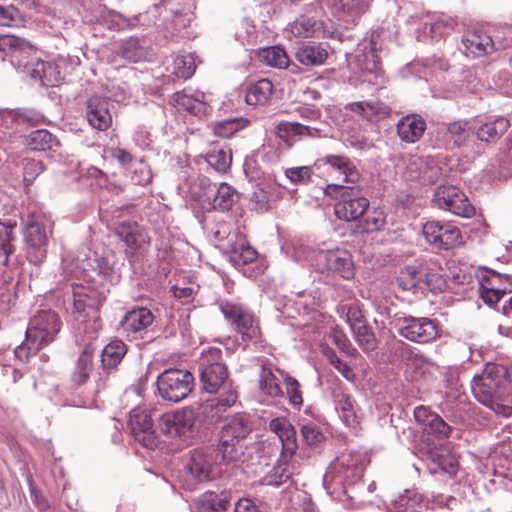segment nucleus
Returning a JSON list of instances; mask_svg holds the SVG:
<instances>
[{"mask_svg": "<svg viewBox=\"0 0 512 512\" xmlns=\"http://www.w3.org/2000/svg\"><path fill=\"white\" fill-rule=\"evenodd\" d=\"M199 371L200 381L206 392L212 394L217 393L221 388L224 390L221 394L206 400L200 406L201 413L212 423L217 421L227 409L235 404L237 393L230 385H227L228 370L224 363L206 364V368Z\"/></svg>", "mask_w": 512, "mask_h": 512, "instance_id": "1", "label": "nucleus"}, {"mask_svg": "<svg viewBox=\"0 0 512 512\" xmlns=\"http://www.w3.org/2000/svg\"><path fill=\"white\" fill-rule=\"evenodd\" d=\"M61 329V320L51 310H42L31 318L25 332V342L14 349L15 356L28 361L31 355H36L40 349L52 343Z\"/></svg>", "mask_w": 512, "mask_h": 512, "instance_id": "2", "label": "nucleus"}, {"mask_svg": "<svg viewBox=\"0 0 512 512\" xmlns=\"http://www.w3.org/2000/svg\"><path fill=\"white\" fill-rule=\"evenodd\" d=\"M368 463L369 457L366 452L357 450L343 452L324 475V485L327 489L333 486L334 490L339 487L348 498L353 499L354 496L349 494L348 489L360 482Z\"/></svg>", "mask_w": 512, "mask_h": 512, "instance_id": "3", "label": "nucleus"}, {"mask_svg": "<svg viewBox=\"0 0 512 512\" xmlns=\"http://www.w3.org/2000/svg\"><path fill=\"white\" fill-rule=\"evenodd\" d=\"M324 194L336 200L334 213L340 220L346 222L359 221L369 209L370 202L358 186L332 183L326 185Z\"/></svg>", "mask_w": 512, "mask_h": 512, "instance_id": "4", "label": "nucleus"}, {"mask_svg": "<svg viewBox=\"0 0 512 512\" xmlns=\"http://www.w3.org/2000/svg\"><path fill=\"white\" fill-rule=\"evenodd\" d=\"M24 252L28 262L41 266L46 260L52 228L41 215L30 214L22 231Z\"/></svg>", "mask_w": 512, "mask_h": 512, "instance_id": "5", "label": "nucleus"}, {"mask_svg": "<svg viewBox=\"0 0 512 512\" xmlns=\"http://www.w3.org/2000/svg\"><path fill=\"white\" fill-rule=\"evenodd\" d=\"M251 424L246 414L227 417L220 432L218 451L224 461H236L243 454L242 442L251 432Z\"/></svg>", "mask_w": 512, "mask_h": 512, "instance_id": "6", "label": "nucleus"}, {"mask_svg": "<svg viewBox=\"0 0 512 512\" xmlns=\"http://www.w3.org/2000/svg\"><path fill=\"white\" fill-rule=\"evenodd\" d=\"M190 189L194 195L206 198L202 204L206 211H228L239 200V194L232 186L225 182L211 184L205 176H198Z\"/></svg>", "mask_w": 512, "mask_h": 512, "instance_id": "7", "label": "nucleus"}, {"mask_svg": "<svg viewBox=\"0 0 512 512\" xmlns=\"http://www.w3.org/2000/svg\"><path fill=\"white\" fill-rule=\"evenodd\" d=\"M0 50L9 55L12 61L23 66L33 79L43 80L46 77V62L38 59L28 58L34 53V47L25 39L14 35L0 36Z\"/></svg>", "mask_w": 512, "mask_h": 512, "instance_id": "8", "label": "nucleus"}, {"mask_svg": "<svg viewBox=\"0 0 512 512\" xmlns=\"http://www.w3.org/2000/svg\"><path fill=\"white\" fill-rule=\"evenodd\" d=\"M219 309L224 318L231 323L234 330L241 335L243 342L257 344L261 339V331L253 313L241 304L222 301Z\"/></svg>", "mask_w": 512, "mask_h": 512, "instance_id": "9", "label": "nucleus"}, {"mask_svg": "<svg viewBox=\"0 0 512 512\" xmlns=\"http://www.w3.org/2000/svg\"><path fill=\"white\" fill-rule=\"evenodd\" d=\"M194 377L187 370L167 369L157 378V390L166 401L180 402L185 399L193 389Z\"/></svg>", "mask_w": 512, "mask_h": 512, "instance_id": "10", "label": "nucleus"}, {"mask_svg": "<svg viewBox=\"0 0 512 512\" xmlns=\"http://www.w3.org/2000/svg\"><path fill=\"white\" fill-rule=\"evenodd\" d=\"M397 325L399 334L412 342L430 343L439 337L438 322L428 317H401Z\"/></svg>", "mask_w": 512, "mask_h": 512, "instance_id": "11", "label": "nucleus"}, {"mask_svg": "<svg viewBox=\"0 0 512 512\" xmlns=\"http://www.w3.org/2000/svg\"><path fill=\"white\" fill-rule=\"evenodd\" d=\"M373 0H321L323 7L346 28L357 25L361 16L365 14Z\"/></svg>", "mask_w": 512, "mask_h": 512, "instance_id": "12", "label": "nucleus"}, {"mask_svg": "<svg viewBox=\"0 0 512 512\" xmlns=\"http://www.w3.org/2000/svg\"><path fill=\"white\" fill-rule=\"evenodd\" d=\"M433 201L438 208L456 216L469 218L475 214V208L465 193L455 186H439Z\"/></svg>", "mask_w": 512, "mask_h": 512, "instance_id": "13", "label": "nucleus"}, {"mask_svg": "<svg viewBox=\"0 0 512 512\" xmlns=\"http://www.w3.org/2000/svg\"><path fill=\"white\" fill-rule=\"evenodd\" d=\"M422 232L426 241L438 249L448 250L462 243L460 229L451 223L427 221Z\"/></svg>", "mask_w": 512, "mask_h": 512, "instance_id": "14", "label": "nucleus"}, {"mask_svg": "<svg viewBox=\"0 0 512 512\" xmlns=\"http://www.w3.org/2000/svg\"><path fill=\"white\" fill-rule=\"evenodd\" d=\"M216 459L214 449H196L191 452L186 467L198 482L209 481L216 478L221 471Z\"/></svg>", "mask_w": 512, "mask_h": 512, "instance_id": "15", "label": "nucleus"}, {"mask_svg": "<svg viewBox=\"0 0 512 512\" xmlns=\"http://www.w3.org/2000/svg\"><path fill=\"white\" fill-rule=\"evenodd\" d=\"M128 427L135 440L148 449H154L158 440L153 429L151 413L142 407L134 408L130 412Z\"/></svg>", "mask_w": 512, "mask_h": 512, "instance_id": "16", "label": "nucleus"}, {"mask_svg": "<svg viewBox=\"0 0 512 512\" xmlns=\"http://www.w3.org/2000/svg\"><path fill=\"white\" fill-rule=\"evenodd\" d=\"M115 235L126 245V254L134 255L150 245V238L145 229L136 221L124 220L115 224Z\"/></svg>", "mask_w": 512, "mask_h": 512, "instance_id": "17", "label": "nucleus"}, {"mask_svg": "<svg viewBox=\"0 0 512 512\" xmlns=\"http://www.w3.org/2000/svg\"><path fill=\"white\" fill-rule=\"evenodd\" d=\"M317 261L329 272L349 280L354 277L355 268L351 254L343 249L320 251L317 254Z\"/></svg>", "mask_w": 512, "mask_h": 512, "instance_id": "18", "label": "nucleus"}, {"mask_svg": "<svg viewBox=\"0 0 512 512\" xmlns=\"http://www.w3.org/2000/svg\"><path fill=\"white\" fill-rule=\"evenodd\" d=\"M108 98L92 96L86 102V119L89 125L98 131H106L112 125Z\"/></svg>", "mask_w": 512, "mask_h": 512, "instance_id": "19", "label": "nucleus"}, {"mask_svg": "<svg viewBox=\"0 0 512 512\" xmlns=\"http://www.w3.org/2000/svg\"><path fill=\"white\" fill-rule=\"evenodd\" d=\"M462 44L468 57H481L494 51L491 36L480 29L468 30L462 37Z\"/></svg>", "mask_w": 512, "mask_h": 512, "instance_id": "20", "label": "nucleus"}, {"mask_svg": "<svg viewBox=\"0 0 512 512\" xmlns=\"http://www.w3.org/2000/svg\"><path fill=\"white\" fill-rule=\"evenodd\" d=\"M269 427L282 443V459H291L298 449L296 431L292 424L287 418L278 417L270 421Z\"/></svg>", "mask_w": 512, "mask_h": 512, "instance_id": "21", "label": "nucleus"}, {"mask_svg": "<svg viewBox=\"0 0 512 512\" xmlns=\"http://www.w3.org/2000/svg\"><path fill=\"white\" fill-rule=\"evenodd\" d=\"M192 426L191 412L165 413L159 418V429L170 437L185 436Z\"/></svg>", "mask_w": 512, "mask_h": 512, "instance_id": "22", "label": "nucleus"}, {"mask_svg": "<svg viewBox=\"0 0 512 512\" xmlns=\"http://www.w3.org/2000/svg\"><path fill=\"white\" fill-rule=\"evenodd\" d=\"M317 168L324 165H329L332 169L338 171L344 176V182L347 184L355 185L359 182L361 175L353 162L344 155L328 154L319 158L315 164Z\"/></svg>", "mask_w": 512, "mask_h": 512, "instance_id": "23", "label": "nucleus"}, {"mask_svg": "<svg viewBox=\"0 0 512 512\" xmlns=\"http://www.w3.org/2000/svg\"><path fill=\"white\" fill-rule=\"evenodd\" d=\"M96 347L92 343H86L80 351L71 374V381L76 386L84 385L94 369V357Z\"/></svg>", "mask_w": 512, "mask_h": 512, "instance_id": "24", "label": "nucleus"}, {"mask_svg": "<svg viewBox=\"0 0 512 512\" xmlns=\"http://www.w3.org/2000/svg\"><path fill=\"white\" fill-rule=\"evenodd\" d=\"M335 408L339 417L348 427L357 428L360 424V409L356 401L342 391L334 392Z\"/></svg>", "mask_w": 512, "mask_h": 512, "instance_id": "25", "label": "nucleus"}, {"mask_svg": "<svg viewBox=\"0 0 512 512\" xmlns=\"http://www.w3.org/2000/svg\"><path fill=\"white\" fill-rule=\"evenodd\" d=\"M154 321V315L146 307H137L128 311L122 318L120 325L129 334L145 331Z\"/></svg>", "mask_w": 512, "mask_h": 512, "instance_id": "26", "label": "nucleus"}, {"mask_svg": "<svg viewBox=\"0 0 512 512\" xmlns=\"http://www.w3.org/2000/svg\"><path fill=\"white\" fill-rule=\"evenodd\" d=\"M231 503V492L207 491L197 500L196 512H227Z\"/></svg>", "mask_w": 512, "mask_h": 512, "instance_id": "27", "label": "nucleus"}, {"mask_svg": "<svg viewBox=\"0 0 512 512\" xmlns=\"http://www.w3.org/2000/svg\"><path fill=\"white\" fill-rule=\"evenodd\" d=\"M408 178L410 180H420L424 183H435L440 175L441 169L434 161H428L424 158L411 160L407 166Z\"/></svg>", "mask_w": 512, "mask_h": 512, "instance_id": "28", "label": "nucleus"}, {"mask_svg": "<svg viewBox=\"0 0 512 512\" xmlns=\"http://www.w3.org/2000/svg\"><path fill=\"white\" fill-rule=\"evenodd\" d=\"M396 128L397 134L402 141L414 143L423 136L426 123L421 116L411 114L402 117L398 121Z\"/></svg>", "mask_w": 512, "mask_h": 512, "instance_id": "29", "label": "nucleus"}, {"mask_svg": "<svg viewBox=\"0 0 512 512\" xmlns=\"http://www.w3.org/2000/svg\"><path fill=\"white\" fill-rule=\"evenodd\" d=\"M327 45L322 43H306L299 46L295 51L296 60L304 66L323 65L328 58Z\"/></svg>", "mask_w": 512, "mask_h": 512, "instance_id": "30", "label": "nucleus"}, {"mask_svg": "<svg viewBox=\"0 0 512 512\" xmlns=\"http://www.w3.org/2000/svg\"><path fill=\"white\" fill-rule=\"evenodd\" d=\"M204 98L205 95L203 92L195 91L194 93H190L188 90L184 89L172 95L171 103L176 107L188 111L192 115L200 116L206 111Z\"/></svg>", "mask_w": 512, "mask_h": 512, "instance_id": "31", "label": "nucleus"}, {"mask_svg": "<svg viewBox=\"0 0 512 512\" xmlns=\"http://www.w3.org/2000/svg\"><path fill=\"white\" fill-rule=\"evenodd\" d=\"M26 145L32 151L56 152L60 147L58 138L46 129H37L32 131L26 137Z\"/></svg>", "mask_w": 512, "mask_h": 512, "instance_id": "32", "label": "nucleus"}, {"mask_svg": "<svg viewBox=\"0 0 512 512\" xmlns=\"http://www.w3.org/2000/svg\"><path fill=\"white\" fill-rule=\"evenodd\" d=\"M349 106L351 111L361 115L370 122H377L390 113V107L378 100L354 102Z\"/></svg>", "mask_w": 512, "mask_h": 512, "instance_id": "33", "label": "nucleus"}, {"mask_svg": "<svg viewBox=\"0 0 512 512\" xmlns=\"http://www.w3.org/2000/svg\"><path fill=\"white\" fill-rule=\"evenodd\" d=\"M500 386L492 382L488 378L484 379L480 375H475L472 381V392L481 404L488 406L493 405L499 393Z\"/></svg>", "mask_w": 512, "mask_h": 512, "instance_id": "34", "label": "nucleus"}, {"mask_svg": "<svg viewBox=\"0 0 512 512\" xmlns=\"http://www.w3.org/2000/svg\"><path fill=\"white\" fill-rule=\"evenodd\" d=\"M473 134L474 128L468 120L454 121L445 126L444 136L455 147L466 145Z\"/></svg>", "mask_w": 512, "mask_h": 512, "instance_id": "35", "label": "nucleus"}, {"mask_svg": "<svg viewBox=\"0 0 512 512\" xmlns=\"http://www.w3.org/2000/svg\"><path fill=\"white\" fill-rule=\"evenodd\" d=\"M206 162L217 172L225 173L232 163L231 149L219 143H213L205 156Z\"/></svg>", "mask_w": 512, "mask_h": 512, "instance_id": "36", "label": "nucleus"}, {"mask_svg": "<svg viewBox=\"0 0 512 512\" xmlns=\"http://www.w3.org/2000/svg\"><path fill=\"white\" fill-rule=\"evenodd\" d=\"M274 91V86L269 79H260L249 85L245 100L248 105H265L267 104Z\"/></svg>", "mask_w": 512, "mask_h": 512, "instance_id": "37", "label": "nucleus"}, {"mask_svg": "<svg viewBox=\"0 0 512 512\" xmlns=\"http://www.w3.org/2000/svg\"><path fill=\"white\" fill-rule=\"evenodd\" d=\"M291 32L297 37L324 36L326 30L322 21L313 17L301 16L291 24Z\"/></svg>", "mask_w": 512, "mask_h": 512, "instance_id": "38", "label": "nucleus"}, {"mask_svg": "<svg viewBox=\"0 0 512 512\" xmlns=\"http://www.w3.org/2000/svg\"><path fill=\"white\" fill-rule=\"evenodd\" d=\"M127 353L126 344L118 339L110 341L101 352V364L104 370L115 369Z\"/></svg>", "mask_w": 512, "mask_h": 512, "instance_id": "39", "label": "nucleus"}, {"mask_svg": "<svg viewBox=\"0 0 512 512\" xmlns=\"http://www.w3.org/2000/svg\"><path fill=\"white\" fill-rule=\"evenodd\" d=\"M257 257V252L241 236L230 246V261L237 267L247 265L253 262Z\"/></svg>", "mask_w": 512, "mask_h": 512, "instance_id": "40", "label": "nucleus"}, {"mask_svg": "<svg viewBox=\"0 0 512 512\" xmlns=\"http://www.w3.org/2000/svg\"><path fill=\"white\" fill-rule=\"evenodd\" d=\"M510 127V122L505 117H498L494 121L486 122L481 125L477 131V137L480 141L494 142L499 139L503 133Z\"/></svg>", "mask_w": 512, "mask_h": 512, "instance_id": "41", "label": "nucleus"}, {"mask_svg": "<svg viewBox=\"0 0 512 512\" xmlns=\"http://www.w3.org/2000/svg\"><path fill=\"white\" fill-rule=\"evenodd\" d=\"M81 268L88 276L92 277L90 272L101 275L104 278H111L113 274V266L109 263L108 259L98 254L97 252L91 253L85 260H82Z\"/></svg>", "mask_w": 512, "mask_h": 512, "instance_id": "42", "label": "nucleus"}, {"mask_svg": "<svg viewBox=\"0 0 512 512\" xmlns=\"http://www.w3.org/2000/svg\"><path fill=\"white\" fill-rule=\"evenodd\" d=\"M397 512H422L427 509L425 501L419 493L411 490H405L394 503Z\"/></svg>", "mask_w": 512, "mask_h": 512, "instance_id": "43", "label": "nucleus"}, {"mask_svg": "<svg viewBox=\"0 0 512 512\" xmlns=\"http://www.w3.org/2000/svg\"><path fill=\"white\" fill-rule=\"evenodd\" d=\"M418 273L420 277L421 293L426 291L441 290L444 285V279L439 273L434 271L426 261L418 263Z\"/></svg>", "mask_w": 512, "mask_h": 512, "instance_id": "44", "label": "nucleus"}, {"mask_svg": "<svg viewBox=\"0 0 512 512\" xmlns=\"http://www.w3.org/2000/svg\"><path fill=\"white\" fill-rule=\"evenodd\" d=\"M259 389L262 393L270 397H282L283 391L279 380L272 371V368L266 365L261 366L259 373Z\"/></svg>", "mask_w": 512, "mask_h": 512, "instance_id": "45", "label": "nucleus"}, {"mask_svg": "<svg viewBox=\"0 0 512 512\" xmlns=\"http://www.w3.org/2000/svg\"><path fill=\"white\" fill-rule=\"evenodd\" d=\"M259 60L267 66L283 69L289 64L286 51L280 46H271L258 52Z\"/></svg>", "mask_w": 512, "mask_h": 512, "instance_id": "46", "label": "nucleus"}, {"mask_svg": "<svg viewBox=\"0 0 512 512\" xmlns=\"http://www.w3.org/2000/svg\"><path fill=\"white\" fill-rule=\"evenodd\" d=\"M117 54L131 62H139L146 56L143 41L137 37H130L119 45Z\"/></svg>", "mask_w": 512, "mask_h": 512, "instance_id": "47", "label": "nucleus"}, {"mask_svg": "<svg viewBox=\"0 0 512 512\" xmlns=\"http://www.w3.org/2000/svg\"><path fill=\"white\" fill-rule=\"evenodd\" d=\"M421 280L418 273V263L406 266L401 270L397 283L404 291H412L413 293L421 292Z\"/></svg>", "mask_w": 512, "mask_h": 512, "instance_id": "48", "label": "nucleus"}, {"mask_svg": "<svg viewBox=\"0 0 512 512\" xmlns=\"http://www.w3.org/2000/svg\"><path fill=\"white\" fill-rule=\"evenodd\" d=\"M104 21L109 29L122 31L135 27L139 22V16L125 17L119 12L109 11Z\"/></svg>", "mask_w": 512, "mask_h": 512, "instance_id": "49", "label": "nucleus"}, {"mask_svg": "<svg viewBox=\"0 0 512 512\" xmlns=\"http://www.w3.org/2000/svg\"><path fill=\"white\" fill-rule=\"evenodd\" d=\"M422 428L425 432L432 434L435 438L440 440L448 438L452 431L451 426H449L442 417L435 412L422 426Z\"/></svg>", "mask_w": 512, "mask_h": 512, "instance_id": "50", "label": "nucleus"}, {"mask_svg": "<svg viewBox=\"0 0 512 512\" xmlns=\"http://www.w3.org/2000/svg\"><path fill=\"white\" fill-rule=\"evenodd\" d=\"M367 215L362 221L361 230L365 233H373L381 230L386 223V215L383 210L376 208L366 212Z\"/></svg>", "mask_w": 512, "mask_h": 512, "instance_id": "51", "label": "nucleus"}, {"mask_svg": "<svg viewBox=\"0 0 512 512\" xmlns=\"http://www.w3.org/2000/svg\"><path fill=\"white\" fill-rule=\"evenodd\" d=\"M353 336L359 347L364 352L373 351L377 346V339L372 329L367 325H361L353 330Z\"/></svg>", "mask_w": 512, "mask_h": 512, "instance_id": "52", "label": "nucleus"}, {"mask_svg": "<svg viewBox=\"0 0 512 512\" xmlns=\"http://www.w3.org/2000/svg\"><path fill=\"white\" fill-rule=\"evenodd\" d=\"M196 65L191 54L177 56L173 61V73L182 79H188L195 73Z\"/></svg>", "mask_w": 512, "mask_h": 512, "instance_id": "53", "label": "nucleus"}, {"mask_svg": "<svg viewBox=\"0 0 512 512\" xmlns=\"http://www.w3.org/2000/svg\"><path fill=\"white\" fill-rule=\"evenodd\" d=\"M430 458L432 463L442 472L454 476L457 472L458 461L451 454H443L439 452H431Z\"/></svg>", "mask_w": 512, "mask_h": 512, "instance_id": "54", "label": "nucleus"}, {"mask_svg": "<svg viewBox=\"0 0 512 512\" xmlns=\"http://www.w3.org/2000/svg\"><path fill=\"white\" fill-rule=\"evenodd\" d=\"M277 131L280 137L289 135L315 136L318 132V129L300 124L298 122H282L278 124Z\"/></svg>", "mask_w": 512, "mask_h": 512, "instance_id": "55", "label": "nucleus"}, {"mask_svg": "<svg viewBox=\"0 0 512 512\" xmlns=\"http://www.w3.org/2000/svg\"><path fill=\"white\" fill-rule=\"evenodd\" d=\"M282 375L283 382L286 388V394L290 404L296 408H300L303 404L300 383L294 377H291L288 374H284L282 372Z\"/></svg>", "mask_w": 512, "mask_h": 512, "instance_id": "56", "label": "nucleus"}, {"mask_svg": "<svg viewBox=\"0 0 512 512\" xmlns=\"http://www.w3.org/2000/svg\"><path fill=\"white\" fill-rule=\"evenodd\" d=\"M512 290V284L508 283V286L505 287H496V286H480V296L482 300L492 306L497 304L501 298L508 292Z\"/></svg>", "mask_w": 512, "mask_h": 512, "instance_id": "57", "label": "nucleus"}, {"mask_svg": "<svg viewBox=\"0 0 512 512\" xmlns=\"http://www.w3.org/2000/svg\"><path fill=\"white\" fill-rule=\"evenodd\" d=\"M16 235L9 234L6 230L0 232V264L8 266L10 255L16 251Z\"/></svg>", "mask_w": 512, "mask_h": 512, "instance_id": "58", "label": "nucleus"}, {"mask_svg": "<svg viewBox=\"0 0 512 512\" xmlns=\"http://www.w3.org/2000/svg\"><path fill=\"white\" fill-rule=\"evenodd\" d=\"M340 309L342 313H345L346 321L352 331L366 324L363 312L358 304L342 305Z\"/></svg>", "mask_w": 512, "mask_h": 512, "instance_id": "59", "label": "nucleus"}, {"mask_svg": "<svg viewBox=\"0 0 512 512\" xmlns=\"http://www.w3.org/2000/svg\"><path fill=\"white\" fill-rule=\"evenodd\" d=\"M508 375L507 368L501 364L487 363L480 376L484 379L488 378L495 384L501 386Z\"/></svg>", "mask_w": 512, "mask_h": 512, "instance_id": "60", "label": "nucleus"}, {"mask_svg": "<svg viewBox=\"0 0 512 512\" xmlns=\"http://www.w3.org/2000/svg\"><path fill=\"white\" fill-rule=\"evenodd\" d=\"M300 432L303 441L309 446H316L324 439V435L318 425L313 422L302 424Z\"/></svg>", "mask_w": 512, "mask_h": 512, "instance_id": "61", "label": "nucleus"}, {"mask_svg": "<svg viewBox=\"0 0 512 512\" xmlns=\"http://www.w3.org/2000/svg\"><path fill=\"white\" fill-rule=\"evenodd\" d=\"M290 459H282V454L280 455L278 464L273 469V474L271 475V482L274 485H281L285 483L292 475V472L289 467Z\"/></svg>", "mask_w": 512, "mask_h": 512, "instance_id": "62", "label": "nucleus"}, {"mask_svg": "<svg viewBox=\"0 0 512 512\" xmlns=\"http://www.w3.org/2000/svg\"><path fill=\"white\" fill-rule=\"evenodd\" d=\"M240 129V123L237 119H227L217 123L214 126L215 135L222 138H230Z\"/></svg>", "mask_w": 512, "mask_h": 512, "instance_id": "63", "label": "nucleus"}, {"mask_svg": "<svg viewBox=\"0 0 512 512\" xmlns=\"http://www.w3.org/2000/svg\"><path fill=\"white\" fill-rule=\"evenodd\" d=\"M251 201L256 204L258 209L267 211L272 208L274 199L270 191L265 188H258L253 192Z\"/></svg>", "mask_w": 512, "mask_h": 512, "instance_id": "64", "label": "nucleus"}]
</instances>
